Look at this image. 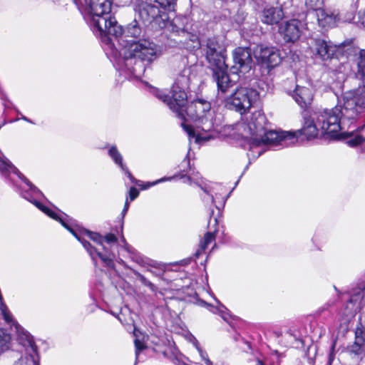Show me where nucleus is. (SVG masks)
<instances>
[{"label": "nucleus", "mask_w": 365, "mask_h": 365, "mask_svg": "<svg viewBox=\"0 0 365 365\" xmlns=\"http://www.w3.org/2000/svg\"><path fill=\"white\" fill-rule=\"evenodd\" d=\"M347 294L348 299L345 305L346 312L345 314L347 317H354L363 307V300L365 298V295L361 293L360 289H357L356 287H353Z\"/></svg>", "instance_id": "14"}, {"label": "nucleus", "mask_w": 365, "mask_h": 365, "mask_svg": "<svg viewBox=\"0 0 365 365\" xmlns=\"http://www.w3.org/2000/svg\"><path fill=\"white\" fill-rule=\"evenodd\" d=\"M358 26H362L365 28V11L358 14Z\"/></svg>", "instance_id": "42"}, {"label": "nucleus", "mask_w": 365, "mask_h": 365, "mask_svg": "<svg viewBox=\"0 0 365 365\" xmlns=\"http://www.w3.org/2000/svg\"><path fill=\"white\" fill-rule=\"evenodd\" d=\"M14 365H40L38 352H26L24 356L19 359Z\"/></svg>", "instance_id": "23"}, {"label": "nucleus", "mask_w": 365, "mask_h": 365, "mask_svg": "<svg viewBox=\"0 0 365 365\" xmlns=\"http://www.w3.org/2000/svg\"><path fill=\"white\" fill-rule=\"evenodd\" d=\"M196 68L197 66L191 65L180 71L171 88V96L166 95L162 91L153 89V95L165 103L178 118L185 116V106L187 103V91L192 78L196 76Z\"/></svg>", "instance_id": "6"}, {"label": "nucleus", "mask_w": 365, "mask_h": 365, "mask_svg": "<svg viewBox=\"0 0 365 365\" xmlns=\"http://www.w3.org/2000/svg\"><path fill=\"white\" fill-rule=\"evenodd\" d=\"M334 349V344H333L331 347L330 354L329 355V363H331L334 359V356H333Z\"/></svg>", "instance_id": "45"}, {"label": "nucleus", "mask_w": 365, "mask_h": 365, "mask_svg": "<svg viewBox=\"0 0 365 365\" xmlns=\"http://www.w3.org/2000/svg\"><path fill=\"white\" fill-rule=\"evenodd\" d=\"M165 180V178H161L160 180H158L151 183L150 185H155L158 184V182H163Z\"/></svg>", "instance_id": "47"}, {"label": "nucleus", "mask_w": 365, "mask_h": 365, "mask_svg": "<svg viewBox=\"0 0 365 365\" xmlns=\"http://www.w3.org/2000/svg\"><path fill=\"white\" fill-rule=\"evenodd\" d=\"M189 155H190V150L188 151L187 155L185 156V159H184V160L182 161V163H186L187 165V166L189 167L190 175L186 177V181L185 182H189L191 184V182H192V177H191V175H192L194 177L195 173H194V170H192V167L190 165Z\"/></svg>", "instance_id": "36"}, {"label": "nucleus", "mask_w": 365, "mask_h": 365, "mask_svg": "<svg viewBox=\"0 0 365 365\" xmlns=\"http://www.w3.org/2000/svg\"><path fill=\"white\" fill-rule=\"evenodd\" d=\"M259 93L253 88L240 87L225 99V106L241 114L246 113L258 100Z\"/></svg>", "instance_id": "9"}, {"label": "nucleus", "mask_w": 365, "mask_h": 365, "mask_svg": "<svg viewBox=\"0 0 365 365\" xmlns=\"http://www.w3.org/2000/svg\"><path fill=\"white\" fill-rule=\"evenodd\" d=\"M197 185H198L205 193V195L202 197V200L205 203L213 204L215 202L214 196L212 192L214 191V186H217V184H207L203 180L194 182Z\"/></svg>", "instance_id": "20"}, {"label": "nucleus", "mask_w": 365, "mask_h": 365, "mask_svg": "<svg viewBox=\"0 0 365 365\" xmlns=\"http://www.w3.org/2000/svg\"><path fill=\"white\" fill-rule=\"evenodd\" d=\"M345 21L347 22L354 23V24L358 25V24H357L358 19L356 20V16H355L354 12H353V11H351L350 13L347 12L346 14Z\"/></svg>", "instance_id": "40"}, {"label": "nucleus", "mask_w": 365, "mask_h": 365, "mask_svg": "<svg viewBox=\"0 0 365 365\" xmlns=\"http://www.w3.org/2000/svg\"><path fill=\"white\" fill-rule=\"evenodd\" d=\"M185 106V115H190L192 118H195L198 120L197 129H200L205 133L210 132L214 129V124L211 120L208 119L207 113L210 115L211 109L210 103L202 100L197 99L192 102L188 107ZM185 120L184 118H180Z\"/></svg>", "instance_id": "10"}, {"label": "nucleus", "mask_w": 365, "mask_h": 365, "mask_svg": "<svg viewBox=\"0 0 365 365\" xmlns=\"http://www.w3.org/2000/svg\"><path fill=\"white\" fill-rule=\"evenodd\" d=\"M254 54L257 63L269 70L277 66L282 61L279 50L274 46L259 45L255 49Z\"/></svg>", "instance_id": "11"}, {"label": "nucleus", "mask_w": 365, "mask_h": 365, "mask_svg": "<svg viewBox=\"0 0 365 365\" xmlns=\"http://www.w3.org/2000/svg\"><path fill=\"white\" fill-rule=\"evenodd\" d=\"M129 206H130V202H129L128 200L126 199L124 207H123V209L122 210V213H121L123 217H124L125 215H126V213H127V212L128 210Z\"/></svg>", "instance_id": "44"}, {"label": "nucleus", "mask_w": 365, "mask_h": 365, "mask_svg": "<svg viewBox=\"0 0 365 365\" xmlns=\"http://www.w3.org/2000/svg\"><path fill=\"white\" fill-rule=\"evenodd\" d=\"M0 173L6 178L10 177L11 174L16 175L24 184L19 188L21 195L48 216L61 222L82 244L96 267L97 266V259H99L105 266L114 269L113 260L115 258V254L112 251L108 252L105 246H103V252H100L85 239V236H87L98 245H103V236L97 232L79 227L73 219L58 209L56 208V211H55L42 205L40 200L44 198V195L41 190L33 185L8 159L1 157H0Z\"/></svg>", "instance_id": "2"}, {"label": "nucleus", "mask_w": 365, "mask_h": 365, "mask_svg": "<svg viewBox=\"0 0 365 365\" xmlns=\"http://www.w3.org/2000/svg\"><path fill=\"white\" fill-rule=\"evenodd\" d=\"M205 51L206 59L212 70V76L218 91L225 93L233 86L227 73L226 50L216 37H211L207 39Z\"/></svg>", "instance_id": "7"}, {"label": "nucleus", "mask_w": 365, "mask_h": 365, "mask_svg": "<svg viewBox=\"0 0 365 365\" xmlns=\"http://www.w3.org/2000/svg\"><path fill=\"white\" fill-rule=\"evenodd\" d=\"M342 118V106L337 104L331 110L314 112L312 115H304L303 127L292 133L294 140L304 135L307 140H312L318 136L319 132L327 138L339 140L342 138L341 120Z\"/></svg>", "instance_id": "4"}, {"label": "nucleus", "mask_w": 365, "mask_h": 365, "mask_svg": "<svg viewBox=\"0 0 365 365\" xmlns=\"http://www.w3.org/2000/svg\"><path fill=\"white\" fill-rule=\"evenodd\" d=\"M10 180H11L13 183H14V179H12L11 178H10Z\"/></svg>", "instance_id": "53"}, {"label": "nucleus", "mask_w": 365, "mask_h": 365, "mask_svg": "<svg viewBox=\"0 0 365 365\" xmlns=\"http://www.w3.org/2000/svg\"><path fill=\"white\" fill-rule=\"evenodd\" d=\"M292 98L302 108H307L313 100L312 91L309 88L296 86Z\"/></svg>", "instance_id": "17"}, {"label": "nucleus", "mask_w": 365, "mask_h": 365, "mask_svg": "<svg viewBox=\"0 0 365 365\" xmlns=\"http://www.w3.org/2000/svg\"><path fill=\"white\" fill-rule=\"evenodd\" d=\"M138 195H139V192L135 187H131L130 188L129 197H130V201L134 200L138 196Z\"/></svg>", "instance_id": "41"}, {"label": "nucleus", "mask_w": 365, "mask_h": 365, "mask_svg": "<svg viewBox=\"0 0 365 365\" xmlns=\"http://www.w3.org/2000/svg\"><path fill=\"white\" fill-rule=\"evenodd\" d=\"M283 11L279 7H265L262 12V21L268 25L276 24L282 19Z\"/></svg>", "instance_id": "18"}, {"label": "nucleus", "mask_w": 365, "mask_h": 365, "mask_svg": "<svg viewBox=\"0 0 365 365\" xmlns=\"http://www.w3.org/2000/svg\"><path fill=\"white\" fill-rule=\"evenodd\" d=\"M121 242L123 244V248L130 254L132 260L142 266H145L147 264L146 259L143 258L133 247L127 243L123 236L121 237Z\"/></svg>", "instance_id": "22"}, {"label": "nucleus", "mask_w": 365, "mask_h": 365, "mask_svg": "<svg viewBox=\"0 0 365 365\" xmlns=\"http://www.w3.org/2000/svg\"><path fill=\"white\" fill-rule=\"evenodd\" d=\"M21 119H23V120H25V121H27V122L31 123V121L28 118H26V116H24V115H21Z\"/></svg>", "instance_id": "51"}, {"label": "nucleus", "mask_w": 365, "mask_h": 365, "mask_svg": "<svg viewBox=\"0 0 365 365\" xmlns=\"http://www.w3.org/2000/svg\"><path fill=\"white\" fill-rule=\"evenodd\" d=\"M234 66L233 73H246L249 71L252 65L251 50L249 48L238 47L233 51Z\"/></svg>", "instance_id": "12"}, {"label": "nucleus", "mask_w": 365, "mask_h": 365, "mask_svg": "<svg viewBox=\"0 0 365 365\" xmlns=\"http://www.w3.org/2000/svg\"><path fill=\"white\" fill-rule=\"evenodd\" d=\"M192 337H193V345L195 346L196 349L198 350L199 348H201L200 346V344H199L198 341L194 336H192Z\"/></svg>", "instance_id": "46"}, {"label": "nucleus", "mask_w": 365, "mask_h": 365, "mask_svg": "<svg viewBox=\"0 0 365 365\" xmlns=\"http://www.w3.org/2000/svg\"><path fill=\"white\" fill-rule=\"evenodd\" d=\"M302 23L297 19L283 22L279 26V33L287 42H294L301 35Z\"/></svg>", "instance_id": "13"}, {"label": "nucleus", "mask_w": 365, "mask_h": 365, "mask_svg": "<svg viewBox=\"0 0 365 365\" xmlns=\"http://www.w3.org/2000/svg\"><path fill=\"white\" fill-rule=\"evenodd\" d=\"M306 4L313 9H319L322 5L321 0H307Z\"/></svg>", "instance_id": "38"}, {"label": "nucleus", "mask_w": 365, "mask_h": 365, "mask_svg": "<svg viewBox=\"0 0 365 365\" xmlns=\"http://www.w3.org/2000/svg\"><path fill=\"white\" fill-rule=\"evenodd\" d=\"M110 0H91L85 13L96 36L105 43V52L116 69L135 78L143 76L146 70L162 55L160 46L143 38L125 41L120 36L123 31L112 16Z\"/></svg>", "instance_id": "1"}, {"label": "nucleus", "mask_w": 365, "mask_h": 365, "mask_svg": "<svg viewBox=\"0 0 365 365\" xmlns=\"http://www.w3.org/2000/svg\"><path fill=\"white\" fill-rule=\"evenodd\" d=\"M135 347V365L138 363V357L141 351L144 350L146 348V346L144 344L143 341H141L138 339H135L134 340Z\"/></svg>", "instance_id": "32"}, {"label": "nucleus", "mask_w": 365, "mask_h": 365, "mask_svg": "<svg viewBox=\"0 0 365 365\" xmlns=\"http://www.w3.org/2000/svg\"><path fill=\"white\" fill-rule=\"evenodd\" d=\"M177 0H135L134 10L145 24L153 27L168 28L172 31L178 32L183 29L178 26L180 18L170 21L166 11L174 9Z\"/></svg>", "instance_id": "5"}, {"label": "nucleus", "mask_w": 365, "mask_h": 365, "mask_svg": "<svg viewBox=\"0 0 365 365\" xmlns=\"http://www.w3.org/2000/svg\"><path fill=\"white\" fill-rule=\"evenodd\" d=\"M133 273L135 276L139 279V280L143 284H144L146 287H148L152 291H154L155 289V286L149 280H148L143 274L139 273L137 271H133Z\"/></svg>", "instance_id": "34"}, {"label": "nucleus", "mask_w": 365, "mask_h": 365, "mask_svg": "<svg viewBox=\"0 0 365 365\" xmlns=\"http://www.w3.org/2000/svg\"><path fill=\"white\" fill-rule=\"evenodd\" d=\"M256 365H265L264 363L260 359H257L256 362Z\"/></svg>", "instance_id": "50"}, {"label": "nucleus", "mask_w": 365, "mask_h": 365, "mask_svg": "<svg viewBox=\"0 0 365 365\" xmlns=\"http://www.w3.org/2000/svg\"><path fill=\"white\" fill-rule=\"evenodd\" d=\"M118 262L125 267H127L126 264H125V262H124V260H123L122 259L119 258L118 259Z\"/></svg>", "instance_id": "49"}, {"label": "nucleus", "mask_w": 365, "mask_h": 365, "mask_svg": "<svg viewBox=\"0 0 365 365\" xmlns=\"http://www.w3.org/2000/svg\"><path fill=\"white\" fill-rule=\"evenodd\" d=\"M354 333L355 341L352 345L347 347V351L354 355H359L361 353L365 343V327L359 323Z\"/></svg>", "instance_id": "19"}, {"label": "nucleus", "mask_w": 365, "mask_h": 365, "mask_svg": "<svg viewBox=\"0 0 365 365\" xmlns=\"http://www.w3.org/2000/svg\"><path fill=\"white\" fill-rule=\"evenodd\" d=\"M108 155L113 159L114 163L118 165L120 168L125 165L123 163V157L120 152L118 150L116 146H111L108 150Z\"/></svg>", "instance_id": "29"}, {"label": "nucleus", "mask_w": 365, "mask_h": 365, "mask_svg": "<svg viewBox=\"0 0 365 365\" xmlns=\"http://www.w3.org/2000/svg\"><path fill=\"white\" fill-rule=\"evenodd\" d=\"M14 329L16 334V340L25 348L26 352H38L33 336L24 327L19 323H15Z\"/></svg>", "instance_id": "16"}, {"label": "nucleus", "mask_w": 365, "mask_h": 365, "mask_svg": "<svg viewBox=\"0 0 365 365\" xmlns=\"http://www.w3.org/2000/svg\"><path fill=\"white\" fill-rule=\"evenodd\" d=\"M110 314L117 317L120 322H123V320L119 315H116L115 313H114L113 312H110Z\"/></svg>", "instance_id": "48"}, {"label": "nucleus", "mask_w": 365, "mask_h": 365, "mask_svg": "<svg viewBox=\"0 0 365 365\" xmlns=\"http://www.w3.org/2000/svg\"><path fill=\"white\" fill-rule=\"evenodd\" d=\"M210 311L215 314H220L224 320H227L229 314L227 313V308L224 305L220 304L217 307L211 306Z\"/></svg>", "instance_id": "31"}, {"label": "nucleus", "mask_w": 365, "mask_h": 365, "mask_svg": "<svg viewBox=\"0 0 365 365\" xmlns=\"http://www.w3.org/2000/svg\"><path fill=\"white\" fill-rule=\"evenodd\" d=\"M181 125L189 138H195L196 142H200V140H207L208 138V137L202 136L198 130L197 133H196L195 130L193 129L192 126L187 125L185 123H182Z\"/></svg>", "instance_id": "28"}, {"label": "nucleus", "mask_w": 365, "mask_h": 365, "mask_svg": "<svg viewBox=\"0 0 365 365\" xmlns=\"http://www.w3.org/2000/svg\"><path fill=\"white\" fill-rule=\"evenodd\" d=\"M336 46L331 42H327L322 39H315L314 45L312 48L313 54L315 58L325 61L333 58L336 52Z\"/></svg>", "instance_id": "15"}, {"label": "nucleus", "mask_w": 365, "mask_h": 365, "mask_svg": "<svg viewBox=\"0 0 365 365\" xmlns=\"http://www.w3.org/2000/svg\"><path fill=\"white\" fill-rule=\"evenodd\" d=\"M215 232H206L203 238L200 241L199 249L195 253V258L197 259L200 257L205 252L208 245L215 241Z\"/></svg>", "instance_id": "21"}, {"label": "nucleus", "mask_w": 365, "mask_h": 365, "mask_svg": "<svg viewBox=\"0 0 365 365\" xmlns=\"http://www.w3.org/2000/svg\"><path fill=\"white\" fill-rule=\"evenodd\" d=\"M316 10L319 25L323 28L330 26L331 24L333 23L332 16L326 14L324 10L319 9Z\"/></svg>", "instance_id": "27"}, {"label": "nucleus", "mask_w": 365, "mask_h": 365, "mask_svg": "<svg viewBox=\"0 0 365 365\" xmlns=\"http://www.w3.org/2000/svg\"><path fill=\"white\" fill-rule=\"evenodd\" d=\"M120 169L122 170V171L124 172L125 175L129 178V180H130V182L132 183H133V184L137 183V180L133 176V175L129 171L128 168H127V166L125 165H123V167H121Z\"/></svg>", "instance_id": "39"}, {"label": "nucleus", "mask_w": 365, "mask_h": 365, "mask_svg": "<svg viewBox=\"0 0 365 365\" xmlns=\"http://www.w3.org/2000/svg\"><path fill=\"white\" fill-rule=\"evenodd\" d=\"M138 19L140 21L138 14L135 12V18L134 21L130 23L126 28V33L128 36L137 38L140 36L141 33V29L139 24L138 23ZM141 21L145 24L142 20Z\"/></svg>", "instance_id": "24"}, {"label": "nucleus", "mask_w": 365, "mask_h": 365, "mask_svg": "<svg viewBox=\"0 0 365 365\" xmlns=\"http://www.w3.org/2000/svg\"><path fill=\"white\" fill-rule=\"evenodd\" d=\"M11 346V337L4 329H0V356L8 351Z\"/></svg>", "instance_id": "25"}, {"label": "nucleus", "mask_w": 365, "mask_h": 365, "mask_svg": "<svg viewBox=\"0 0 365 365\" xmlns=\"http://www.w3.org/2000/svg\"><path fill=\"white\" fill-rule=\"evenodd\" d=\"M343 138L345 143L350 147H355L365 141V138L360 135L352 137L351 132H344Z\"/></svg>", "instance_id": "26"}, {"label": "nucleus", "mask_w": 365, "mask_h": 365, "mask_svg": "<svg viewBox=\"0 0 365 365\" xmlns=\"http://www.w3.org/2000/svg\"><path fill=\"white\" fill-rule=\"evenodd\" d=\"M105 240L108 245H110V248H107L108 252L112 251L113 253V249L115 247H118L117 245V237L114 234L109 233L107 234L105 237H103V240Z\"/></svg>", "instance_id": "30"}, {"label": "nucleus", "mask_w": 365, "mask_h": 365, "mask_svg": "<svg viewBox=\"0 0 365 365\" xmlns=\"http://www.w3.org/2000/svg\"><path fill=\"white\" fill-rule=\"evenodd\" d=\"M357 75L361 84L344 96V118L354 119L358 115V108H365V50L359 53Z\"/></svg>", "instance_id": "8"}, {"label": "nucleus", "mask_w": 365, "mask_h": 365, "mask_svg": "<svg viewBox=\"0 0 365 365\" xmlns=\"http://www.w3.org/2000/svg\"><path fill=\"white\" fill-rule=\"evenodd\" d=\"M213 213H214V211L212 210L210 213V217L212 216Z\"/></svg>", "instance_id": "52"}, {"label": "nucleus", "mask_w": 365, "mask_h": 365, "mask_svg": "<svg viewBox=\"0 0 365 365\" xmlns=\"http://www.w3.org/2000/svg\"><path fill=\"white\" fill-rule=\"evenodd\" d=\"M133 273L135 276L139 279V280L143 284H144L146 287H148L152 291H154L155 289V286L149 280H148L143 274L139 273L137 271H133Z\"/></svg>", "instance_id": "33"}, {"label": "nucleus", "mask_w": 365, "mask_h": 365, "mask_svg": "<svg viewBox=\"0 0 365 365\" xmlns=\"http://www.w3.org/2000/svg\"><path fill=\"white\" fill-rule=\"evenodd\" d=\"M201 359L205 361L206 365H213L212 362L210 360L208 355L205 351L202 348H199L197 350Z\"/></svg>", "instance_id": "37"}, {"label": "nucleus", "mask_w": 365, "mask_h": 365, "mask_svg": "<svg viewBox=\"0 0 365 365\" xmlns=\"http://www.w3.org/2000/svg\"><path fill=\"white\" fill-rule=\"evenodd\" d=\"M78 10L82 13H85L89 6L91 0H73Z\"/></svg>", "instance_id": "35"}, {"label": "nucleus", "mask_w": 365, "mask_h": 365, "mask_svg": "<svg viewBox=\"0 0 365 365\" xmlns=\"http://www.w3.org/2000/svg\"><path fill=\"white\" fill-rule=\"evenodd\" d=\"M355 287L357 289H360L361 293L364 294L365 295V279L359 281Z\"/></svg>", "instance_id": "43"}, {"label": "nucleus", "mask_w": 365, "mask_h": 365, "mask_svg": "<svg viewBox=\"0 0 365 365\" xmlns=\"http://www.w3.org/2000/svg\"><path fill=\"white\" fill-rule=\"evenodd\" d=\"M265 121L264 115L258 113L257 114H254L249 122L240 125V129L243 130L242 135L247 139L250 147L248 156H250L252 153H254L255 149L259 148L262 145H280L284 147L289 145V140H291L290 143H294V133L284 131H267L264 126ZM263 152L264 150L260 149L257 151V155L252 154V156L253 158H257Z\"/></svg>", "instance_id": "3"}]
</instances>
